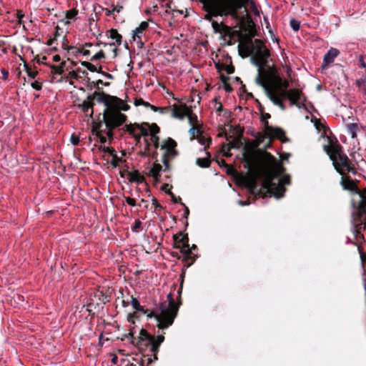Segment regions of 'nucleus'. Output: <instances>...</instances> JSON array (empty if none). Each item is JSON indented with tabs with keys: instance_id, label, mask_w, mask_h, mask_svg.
<instances>
[{
	"instance_id": "obj_1",
	"label": "nucleus",
	"mask_w": 366,
	"mask_h": 366,
	"mask_svg": "<svg viewBox=\"0 0 366 366\" xmlns=\"http://www.w3.org/2000/svg\"><path fill=\"white\" fill-rule=\"evenodd\" d=\"M251 61L257 67L255 82L262 87L268 98L274 104L285 109L282 101L289 99L291 105L300 108L305 107V100L302 92L297 89H288V81L283 80L276 68L268 64L269 50L260 39H254L251 45Z\"/></svg>"
},
{
	"instance_id": "obj_2",
	"label": "nucleus",
	"mask_w": 366,
	"mask_h": 366,
	"mask_svg": "<svg viewBox=\"0 0 366 366\" xmlns=\"http://www.w3.org/2000/svg\"><path fill=\"white\" fill-rule=\"evenodd\" d=\"M247 0H201L202 7L206 14L204 19L212 23L213 31L219 34L221 38L232 44L237 31H234L230 26L223 23H219L213 19L217 16H230L234 19L238 17V10L242 9Z\"/></svg>"
},
{
	"instance_id": "obj_3",
	"label": "nucleus",
	"mask_w": 366,
	"mask_h": 366,
	"mask_svg": "<svg viewBox=\"0 0 366 366\" xmlns=\"http://www.w3.org/2000/svg\"><path fill=\"white\" fill-rule=\"evenodd\" d=\"M341 184L345 189L355 192L352 199V205L355 211L352 216V231L355 239V244H360L364 241L366 235V189L362 192L358 190L355 183L345 174L342 175Z\"/></svg>"
},
{
	"instance_id": "obj_4",
	"label": "nucleus",
	"mask_w": 366,
	"mask_h": 366,
	"mask_svg": "<svg viewBox=\"0 0 366 366\" xmlns=\"http://www.w3.org/2000/svg\"><path fill=\"white\" fill-rule=\"evenodd\" d=\"M92 95H94V99L96 98L99 103H102L106 106L103 113V119L109 129L107 135L112 137V129L121 126L127 120V116L121 113L120 111H127L129 106L125 104L122 99L104 92H95Z\"/></svg>"
},
{
	"instance_id": "obj_5",
	"label": "nucleus",
	"mask_w": 366,
	"mask_h": 366,
	"mask_svg": "<svg viewBox=\"0 0 366 366\" xmlns=\"http://www.w3.org/2000/svg\"><path fill=\"white\" fill-rule=\"evenodd\" d=\"M269 167V170L263 182V188L269 193L270 196L280 198L286 190L285 185L290 183V177L288 175L282 176L285 168L272 156H270Z\"/></svg>"
},
{
	"instance_id": "obj_6",
	"label": "nucleus",
	"mask_w": 366,
	"mask_h": 366,
	"mask_svg": "<svg viewBox=\"0 0 366 366\" xmlns=\"http://www.w3.org/2000/svg\"><path fill=\"white\" fill-rule=\"evenodd\" d=\"M178 306L174 302V299L172 293L167 295V301L161 303L159 307L152 312L149 317H154L159 329L164 330L171 326L177 316Z\"/></svg>"
},
{
	"instance_id": "obj_7",
	"label": "nucleus",
	"mask_w": 366,
	"mask_h": 366,
	"mask_svg": "<svg viewBox=\"0 0 366 366\" xmlns=\"http://www.w3.org/2000/svg\"><path fill=\"white\" fill-rule=\"evenodd\" d=\"M129 335L132 337L131 342L133 345L137 347L140 351L149 350L152 352L154 360H157V354L159 351V347L164 340L163 335H157L155 337L147 332L146 330L142 329L137 337H134L132 332H130Z\"/></svg>"
},
{
	"instance_id": "obj_8",
	"label": "nucleus",
	"mask_w": 366,
	"mask_h": 366,
	"mask_svg": "<svg viewBox=\"0 0 366 366\" xmlns=\"http://www.w3.org/2000/svg\"><path fill=\"white\" fill-rule=\"evenodd\" d=\"M325 150L340 174L345 175L350 172H355L353 164L343 152L342 146L337 141L335 143H330V145L325 146Z\"/></svg>"
},
{
	"instance_id": "obj_9",
	"label": "nucleus",
	"mask_w": 366,
	"mask_h": 366,
	"mask_svg": "<svg viewBox=\"0 0 366 366\" xmlns=\"http://www.w3.org/2000/svg\"><path fill=\"white\" fill-rule=\"evenodd\" d=\"M172 116L179 119L187 117L191 126L199 127L197 116L192 113L186 104H175L172 107Z\"/></svg>"
},
{
	"instance_id": "obj_10",
	"label": "nucleus",
	"mask_w": 366,
	"mask_h": 366,
	"mask_svg": "<svg viewBox=\"0 0 366 366\" xmlns=\"http://www.w3.org/2000/svg\"><path fill=\"white\" fill-rule=\"evenodd\" d=\"M174 247L180 249L181 253L184 256V260L194 259V254L189 248V239L182 232H179L174 236Z\"/></svg>"
},
{
	"instance_id": "obj_11",
	"label": "nucleus",
	"mask_w": 366,
	"mask_h": 366,
	"mask_svg": "<svg viewBox=\"0 0 366 366\" xmlns=\"http://www.w3.org/2000/svg\"><path fill=\"white\" fill-rule=\"evenodd\" d=\"M177 142L172 138L163 141L161 149L164 150L162 162L167 169L169 168V162L174 158L177 152L176 150Z\"/></svg>"
},
{
	"instance_id": "obj_12",
	"label": "nucleus",
	"mask_w": 366,
	"mask_h": 366,
	"mask_svg": "<svg viewBox=\"0 0 366 366\" xmlns=\"http://www.w3.org/2000/svg\"><path fill=\"white\" fill-rule=\"evenodd\" d=\"M264 134L269 138H277L282 142H287L285 132L278 127L269 125L267 121H264Z\"/></svg>"
},
{
	"instance_id": "obj_13",
	"label": "nucleus",
	"mask_w": 366,
	"mask_h": 366,
	"mask_svg": "<svg viewBox=\"0 0 366 366\" xmlns=\"http://www.w3.org/2000/svg\"><path fill=\"white\" fill-rule=\"evenodd\" d=\"M127 131L139 140L142 136H147L148 130L143 126L129 124L126 125Z\"/></svg>"
},
{
	"instance_id": "obj_14",
	"label": "nucleus",
	"mask_w": 366,
	"mask_h": 366,
	"mask_svg": "<svg viewBox=\"0 0 366 366\" xmlns=\"http://www.w3.org/2000/svg\"><path fill=\"white\" fill-rule=\"evenodd\" d=\"M94 106V95H89L87 99L84 100L79 107L81 108L82 111L86 116H89L92 117L93 116V107Z\"/></svg>"
},
{
	"instance_id": "obj_15",
	"label": "nucleus",
	"mask_w": 366,
	"mask_h": 366,
	"mask_svg": "<svg viewBox=\"0 0 366 366\" xmlns=\"http://www.w3.org/2000/svg\"><path fill=\"white\" fill-rule=\"evenodd\" d=\"M340 51L335 48H330L325 54L323 59L322 68H325L332 64L335 59L339 55Z\"/></svg>"
},
{
	"instance_id": "obj_16",
	"label": "nucleus",
	"mask_w": 366,
	"mask_h": 366,
	"mask_svg": "<svg viewBox=\"0 0 366 366\" xmlns=\"http://www.w3.org/2000/svg\"><path fill=\"white\" fill-rule=\"evenodd\" d=\"M162 170V167L158 163H154L149 169L148 174L152 177L155 181H158L160 177V172Z\"/></svg>"
},
{
	"instance_id": "obj_17",
	"label": "nucleus",
	"mask_w": 366,
	"mask_h": 366,
	"mask_svg": "<svg viewBox=\"0 0 366 366\" xmlns=\"http://www.w3.org/2000/svg\"><path fill=\"white\" fill-rule=\"evenodd\" d=\"M149 24L147 21H142L139 26L133 31V39L135 41L137 39H141L142 33L148 28Z\"/></svg>"
},
{
	"instance_id": "obj_18",
	"label": "nucleus",
	"mask_w": 366,
	"mask_h": 366,
	"mask_svg": "<svg viewBox=\"0 0 366 366\" xmlns=\"http://www.w3.org/2000/svg\"><path fill=\"white\" fill-rule=\"evenodd\" d=\"M205 155H206L205 157L197 158L196 159V164L199 167L207 168V167H209L210 166V163H211L210 154H209V152H205Z\"/></svg>"
},
{
	"instance_id": "obj_19",
	"label": "nucleus",
	"mask_w": 366,
	"mask_h": 366,
	"mask_svg": "<svg viewBox=\"0 0 366 366\" xmlns=\"http://www.w3.org/2000/svg\"><path fill=\"white\" fill-rule=\"evenodd\" d=\"M159 131V127L154 124L151 128L150 140L154 144L155 149L159 147V137L156 135Z\"/></svg>"
},
{
	"instance_id": "obj_20",
	"label": "nucleus",
	"mask_w": 366,
	"mask_h": 366,
	"mask_svg": "<svg viewBox=\"0 0 366 366\" xmlns=\"http://www.w3.org/2000/svg\"><path fill=\"white\" fill-rule=\"evenodd\" d=\"M128 179L130 182L137 183H142L144 182V177L138 171L129 172Z\"/></svg>"
},
{
	"instance_id": "obj_21",
	"label": "nucleus",
	"mask_w": 366,
	"mask_h": 366,
	"mask_svg": "<svg viewBox=\"0 0 366 366\" xmlns=\"http://www.w3.org/2000/svg\"><path fill=\"white\" fill-rule=\"evenodd\" d=\"M107 35L109 38L114 40L117 45L122 44V36L118 33L117 29H112L107 31Z\"/></svg>"
},
{
	"instance_id": "obj_22",
	"label": "nucleus",
	"mask_w": 366,
	"mask_h": 366,
	"mask_svg": "<svg viewBox=\"0 0 366 366\" xmlns=\"http://www.w3.org/2000/svg\"><path fill=\"white\" fill-rule=\"evenodd\" d=\"M78 11L76 9H71L66 11V20H61V21L64 22V24H69V19H74L76 16L77 15Z\"/></svg>"
},
{
	"instance_id": "obj_23",
	"label": "nucleus",
	"mask_w": 366,
	"mask_h": 366,
	"mask_svg": "<svg viewBox=\"0 0 366 366\" xmlns=\"http://www.w3.org/2000/svg\"><path fill=\"white\" fill-rule=\"evenodd\" d=\"M347 129L349 134L352 138H355L357 136V132L358 131V124L355 123H351L347 124Z\"/></svg>"
},
{
	"instance_id": "obj_24",
	"label": "nucleus",
	"mask_w": 366,
	"mask_h": 366,
	"mask_svg": "<svg viewBox=\"0 0 366 366\" xmlns=\"http://www.w3.org/2000/svg\"><path fill=\"white\" fill-rule=\"evenodd\" d=\"M197 138L199 142L204 147V149L205 150L211 142L210 139L205 137L202 132L197 135Z\"/></svg>"
},
{
	"instance_id": "obj_25",
	"label": "nucleus",
	"mask_w": 366,
	"mask_h": 366,
	"mask_svg": "<svg viewBox=\"0 0 366 366\" xmlns=\"http://www.w3.org/2000/svg\"><path fill=\"white\" fill-rule=\"evenodd\" d=\"M131 305L134 310L147 313V311H145L143 307L140 305L139 302L137 298L132 297Z\"/></svg>"
},
{
	"instance_id": "obj_26",
	"label": "nucleus",
	"mask_w": 366,
	"mask_h": 366,
	"mask_svg": "<svg viewBox=\"0 0 366 366\" xmlns=\"http://www.w3.org/2000/svg\"><path fill=\"white\" fill-rule=\"evenodd\" d=\"M81 65L86 68L88 70L92 72H100V70L97 69V66L88 61H82Z\"/></svg>"
},
{
	"instance_id": "obj_27",
	"label": "nucleus",
	"mask_w": 366,
	"mask_h": 366,
	"mask_svg": "<svg viewBox=\"0 0 366 366\" xmlns=\"http://www.w3.org/2000/svg\"><path fill=\"white\" fill-rule=\"evenodd\" d=\"M366 83V72H365L362 76L357 79L356 80V85L359 87V88H363Z\"/></svg>"
},
{
	"instance_id": "obj_28",
	"label": "nucleus",
	"mask_w": 366,
	"mask_h": 366,
	"mask_svg": "<svg viewBox=\"0 0 366 366\" xmlns=\"http://www.w3.org/2000/svg\"><path fill=\"white\" fill-rule=\"evenodd\" d=\"M290 26L295 31H297L300 27V22L295 19L290 20Z\"/></svg>"
},
{
	"instance_id": "obj_29",
	"label": "nucleus",
	"mask_w": 366,
	"mask_h": 366,
	"mask_svg": "<svg viewBox=\"0 0 366 366\" xmlns=\"http://www.w3.org/2000/svg\"><path fill=\"white\" fill-rule=\"evenodd\" d=\"M153 361V359L151 357L144 356V357L141 360V366H149V365Z\"/></svg>"
},
{
	"instance_id": "obj_30",
	"label": "nucleus",
	"mask_w": 366,
	"mask_h": 366,
	"mask_svg": "<svg viewBox=\"0 0 366 366\" xmlns=\"http://www.w3.org/2000/svg\"><path fill=\"white\" fill-rule=\"evenodd\" d=\"M142 227V222L139 219H136L134 225L132 227V230L134 232H139Z\"/></svg>"
},
{
	"instance_id": "obj_31",
	"label": "nucleus",
	"mask_w": 366,
	"mask_h": 366,
	"mask_svg": "<svg viewBox=\"0 0 366 366\" xmlns=\"http://www.w3.org/2000/svg\"><path fill=\"white\" fill-rule=\"evenodd\" d=\"M105 57L104 52L101 50L91 58V61H97Z\"/></svg>"
},
{
	"instance_id": "obj_32",
	"label": "nucleus",
	"mask_w": 366,
	"mask_h": 366,
	"mask_svg": "<svg viewBox=\"0 0 366 366\" xmlns=\"http://www.w3.org/2000/svg\"><path fill=\"white\" fill-rule=\"evenodd\" d=\"M65 63H61L60 66H54L52 68L54 70V73L56 74H62L64 72V66Z\"/></svg>"
},
{
	"instance_id": "obj_33",
	"label": "nucleus",
	"mask_w": 366,
	"mask_h": 366,
	"mask_svg": "<svg viewBox=\"0 0 366 366\" xmlns=\"http://www.w3.org/2000/svg\"><path fill=\"white\" fill-rule=\"evenodd\" d=\"M24 66L26 68L27 75L29 77L34 79L36 76L38 72L36 71H32L26 64H25Z\"/></svg>"
},
{
	"instance_id": "obj_34",
	"label": "nucleus",
	"mask_w": 366,
	"mask_h": 366,
	"mask_svg": "<svg viewBox=\"0 0 366 366\" xmlns=\"http://www.w3.org/2000/svg\"><path fill=\"white\" fill-rule=\"evenodd\" d=\"M189 132L192 136V137H194L195 134L197 133V134H199V133H201V131L199 129V127H196L193 125L191 126Z\"/></svg>"
},
{
	"instance_id": "obj_35",
	"label": "nucleus",
	"mask_w": 366,
	"mask_h": 366,
	"mask_svg": "<svg viewBox=\"0 0 366 366\" xmlns=\"http://www.w3.org/2000/svg\"><path fill=\"white\" fill-rule=\"evenodd\" d=\"M70 141L73 145L76 146L79 144L80 140L77 135L73 134L71 137Z\"/></svg>"
},
{
	"instance_id": "obj_36",
	"label": "nucleus",
	"mask_w": 366,
	"mask_h": 366,
	"mask_svg": "<svg viewBox=\"0 0 366 366\" xmlns=\"http://www.w3.org/2000/svg\"><path fill=\"white\" fill-rule=\"evenodd\" d=\"M31 86L33 89H34L37 91H39L41 89L42 84L39 81H34V82L31 83Z\"/></svg>"
},
{
	"instance_id": "obj_37",
	"label": "nucleus",
	"mask_w": 366,
	"mask_h": 366,
	"mask_svg": "<svg viewBox=\"0 0 366 366\" xmlns=\"http://www.w3.org/2000/svg\"><path fill=\"white\" fill-rule=\"evenodd\" d=\"M359 62H360V67L361 68H366V64L365 62V56L360 55L358 58Z\"/></svg>"
},
{
	"instance_id": "obj_38",
	"label": "nucleus",
	"mask_w": 366,
	"mask_h": 366,
	"mask_svg": "<svg viewBox=\"0 0 366 366\" xmlns=\"http://www.w3.org/2000/svg\"><path fill=\"white\" fill-rule=\"evenodd\" d=\"M125 200H126V202L129 204L130 206H135L136 205V201L135 199L129 197H125Z\"/></svg>"
},
{
	"instance_id": "obj_39",
	"label": "nucleus",
	"mask_w": 366,
	"mask_h": 366,
	"mask_svg": "<svg viewBox=\"0 0 366 366\" xmlns=\"http://www.w3.org/2000/svg\"><path fill=\"white\" fill-rule=\"evenodd\" d=\"M152 204L154 205L155 210L161 209L162 208L156 199H152Z\"/></svg>"
},
{
	"instance_id": "obj_40",
	"label": "nucleus",
	"mask_w": 366,
	"mask_h": 366,
	"mask_svg": "<svg viewBox=\"0 0 366 366\" xmlns=\"http://www.w3.org/2000/svg\"><path fill=\"white\" fill-rule=\"evenodd\" d=\"M104 46H109L111 47L112 51L114 53V56H116V52H117V48L115 46L114 43H112V44L104 43Z\"/></svg>"
},
{
	"instance_id": "obj_41",
	"label": "nucleus",
	"mask_w": 366,
	"mask_h": 366,
	"mask_svg": "<svg viewBox=\"0 0 366 366\" xmlns=\"http://www.w3.org/2000/svg\"><path fill=\"white\" fill-rule=\"evenodd\" d=\"M1 74H2V79H3L4 80H6V79H8V77H9V71H6V69H2L1 70Z\"/></svg>"
},
{
	"instance_id": "obj_42",
	"label": "nucleus",
	"mask_w": 366,
	"mask_h": 366,
	"mask_svg": "<svg viewBox=\"0 0 366 366\" xmlns=\"http://www.w3.org/2000/svg\"><path fill=\"white\" fill-rule=\"evenodd\" d=\"M222 109H223L222 104L220 102L217 103L216 107H215L216 112L219 114L220 112L222 111Z\"/></svg>"
},
{
	"instance_id": "obj_43",
	"label": "nucleus",
	"mask_w": 366,
	"mask_h": 366,
	"mask_svg": "<svg viewBox=\"0 0 366 366\" xmlns=\"http://www.w3.org/2000/svg\"><path fill=\"white\" fill-rule=\"evenodd\" d=\"M123 9V6L120 5H117L113 6V11L119 13Z\"/></svg>"
},
{
	"instance_id": "obj_44",
	"label": "nucleus",
	"mask_w": 366,
	"mask_h": 366,
	"mask_svg": "<svg viewBox=\"0 0 366 366\" xmlns=\"http://www.w3.org/2000/svg\"><path fill=\"white\" fill-rule=\"evenodd\" d=\"M79 52L82 53L84 56H89L91 53L90 51L87 49L79 50Z\"/></svg>"
},
{
	"instance_id": "obj_45",
	"label": "nucleus",
	"mask_w": 366,
	"mask_h": 366,
	"mask_svg": "<svg viewBox=\"0 0 366 366\" xmlns=\"http://www.w3.org/2000/svg\"><path fill=\"white\" fill-rule=\"evenodd\" d=\"M99 73H102L104 76H107L108 79H113V76L109 73H106V72H104V71H100Z\"/></svg>"
},
{
	"instance_id": "obj_46",
	"label": "nucleus",
	"mask_w": 366,
	"mask_h": 366,
	"mask_svg": "<svg viewBox=\"0 0 366 366\" xmlns=\"http://www.w3.org/2000/svg\"><path fill=\"white\" fill-rule=\"evenodd\" d=\"M360 257H361V259H362V262L366 264V252L365 253H362L360 254Z\"/></svg>"
},
{
	"instance_id": "obj_47",
	"label": "nucleus",
	"mask_w": 366,
	"mask_h": 366,
	"mask_svg": "<svg viewBox=\"0 0 366 366\" xmlns=\"http://www.w3.org/2000/svg\"><path fill=\"white\" fill-rule=\"evenodd\" d=\"M134 317V314H129L127 317V320L129 322L134 323L133 318Z\"/></svg>"
},
{
	"instance_id": "obj_48",
	"label": "nucleus",
	"mask_w": 366,
	"mask_h": 366,
	"mask_svg": "<svg viewBox=\"0 0 366 366\" xmlns=\"http://www.w3.org/2000/svg\"><path fill=\"white\" fill-rule=\"evenodd\" d=\"M104 84L103 81H102V80H101V79H99V80L95 83V86H97L98 89H99V86L100 84Z\"/></svg>"
},
{
	"instance_id": "obj_49",
	"label": "nucleus",
	"mask_w": 366,
	"mask_h": 366,
	"mask_svg": "<svg viewBox=\"0 0 366 366\" xmlns=\"http://www.w3.org/2000/svg\"><path fill=\"white\" fill-rule=\"evenodd\" d=\"M189 214V209L187 207H185V211H184V217L185 218H187Z\"/></svg>"
},
{
	"instance_id": "obj_50",
	"label": "nucleus",
	"mask_w": 366,
	"mask_h": 366,
	"mask_svg": "<svg viewBox=\"0 0 366 366\" xmlns=\"http://www.w3.org/2000/svg\"><path fill=\"white\" fill-rule=\"evenodd\" d=\"M114 12L113 11V9L112 10H109V9H106V14L107 16H111L114 14Z\"/></svg>"
},
{
	"instance_id": "obj_51",
	"label": "nucleus",
	"mask_w": 366,
	"mask_h": 366,
	"mask_svg": "<svg viewBox=\"0 0 366 366\" xmlns=\"http://www.w3.org/2000/svg\"><path fill=\"white\" fill-rule=\"evenodd\" d=\"M53 60L56 62H58L61 60V57L58 55H56L53 57Z\"/></svg>"
},
{
	"instance_id": "obj_52",
	"label": "nucleus",
	"mask_w": 366,
	"mask_h": 366,
	"mask_svg": "<svg viewBox=\"0 0 366 366\" xmlns=\"http://www.w3.org/2000/svg\"><path fill=\"white\" fill-rule=\"evenodd\" d=\"M104 150L109 152L112 155H113V153L115 152L114 149H110L109 147H107V149H104Z\"/></svg>"
},
{
	"instance_id": "obj_53",
	"label": "nucleus",
	"mask_w": 366,
	"mask_h": 366,
	"mask_svg": "<svg viewBox=\"0 0 366 366\" xmlns=\"http://www.w3.org/2000/svg\"><path fill=\"white\" fill-rule=\"evenodd\" d=\"M169 194L172 196L173 201L174 202H177V199L174 197V195L172 192H169Z\"/></svg>"
},
{
	"instance_id": "obj_54",
	"label": "nucleus",
	"mask_w": 366,
	"mask_h": 366,
	"mask_svg": "<svg viewBox=\"0 0 366 366\" xmlns=\"http://www.w3.org/2000/svg\"><path fill=\"white\" fill-rule=\"evenodd\" d=\"M144 104V101L142 99H139L136 101V104L139 105Z\"/></svg>"
},
{
	"instance_id": "obj_55",
	"label": "nucleus",
	"mask_w": 366,
	"mask_h": 366,
	"mask_svg": "<svg viewBox=\"0 0 366 366\" xmlns=\"http://www.w3.org/2000/svg\"><path fill=\"white\" fill-rule=\"evenodd\" d=\"M100 141L102 143H105L107 141V138L105 137H100Z\"/></svg>"
},
{
	"instance_id": "obj_56",
	"label": "nucleus",
	"mask_w": 366,
	"mask_h": 366,
	"mask_svg": "<svg viewBox=\"0 0 366 366\" xmlns=\"http://www.w3.org/2000/svg\"><path fill=\"white\" fill-rule=\"evenodd\" d=\"M239 203L242 206H244V205H247L248 204L246 202H243V201H239Z\"/></svg>"
},
{
	"instance_id": "obj_57",
	"label": "nucleus",
	"mask_w": 366,
	"mask_h": 366,
	"mask_svg": "<svg viewBox=\"0 0 366 366\" xmlns=\"http://www.w3.org/2000/svg\"><path fill=\"white\" fill-rule=\"evenodd\" d=\"M92 46V44H91V43H86V44H84V46H85V47H91Z\"/></svg>"
},
{
	"instance_id": "obj_58",
	"label": "nucleus",
	"mask_w": 366,
	"mask_h": 366,
	"mask_svg": "<svg viewBox=\"0 0 366 366\" xmlns=\"http://www.w3.org/2000/svg\"><path fill=\"white\" fill-rule=\"evenodd\" d=\"M197 249V246L195 244H193L190 249L192 251V249Z\"/></svg>"
},
{
	"instance_id": "obj_59",
	"label": "nucleus",
	"mask_w": 366,
	"mask_h": 366,
	"mask_svg": "<svg viewBox=\"0 0 366 366\" xmlns=\"http://www.w3.org/2000/svg\"><path fill=\"white\" fill-rule=\"evenodd\" d=\"M227 72H228L229 74L232 73V72H233V69L227 70Z\"/></svg>"
},
{
	"instance_id": "obj_60",
	"label": "nucleus",
	"mask_w": 366,
	"mask_h": 366,
	"mask_svg": "<svg viewBox=\"0 0 366 366\" xmlns=\"http://www.w3.org/2000/svg\"><path fill=\"white\" fill-rule=\"evenodd\" d=\"M264 117H265L266 118H269V117H270V115H269V114H266L264 115Z\"/></svg>"
},
{
	"instance_id": "obj_61",
	"label": "nucleus",
	"mask_w": 366,
	"mask_h": 366,
	"mask_svg": "<svg viewBox=\"0 0 366 366\" xmlns=\"http://www.w3.org/2000/svg\"><path fill=\"white\" fill-rule=\"evenodd\" d=\"M362 89H364L365 94L366 95V86H364Z\"/></svg>"
},
{
	"instance_id": "obj_62",
	"label": "nucleus",
	"mask_w": 366,
	"mask_h": 366,
	"mask_svg": "<svg viewBox=\"0 0 366 366\" xmlns=\"http://www.w3.org/2000/svg\"><path fill=\"white\" fill-rule=\"evenodd\" d=\"M76 76V74H75V73L73 72L72 76Z\"/></svg>"
}]
</instances>
